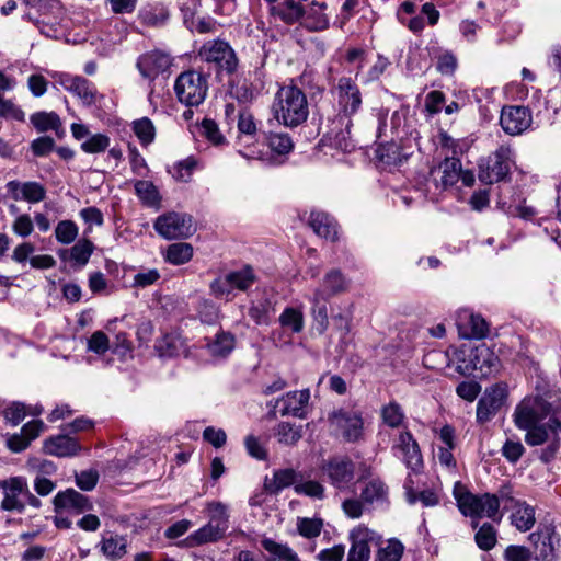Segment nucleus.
<instances>
[{"label": "nucleus", "instance_id": "9b49d317", "mask_svg": "<svg viewBox=\"0 0 561 561\" xmlns=\"http://www.w3.org/2000/svg\"><path fill=\"white\" fill-rule=\"evenodd\" d=\"M506 398V385L496 383L486 388L477 404V422L480 424L489 422L503 407Z\"/></svg>", "mask_w": 561, "mask_h": 561}, {"label": "nucleus", "instance_id": "7ed1b4c3", "mask_svg": "<svg viewBox=\"0 0 561 561\" xmlns=\"http://www.w3.org/2000/svg\"><path fill=\"white\" fill-rule=\"evenodd\" d=\"M174 91L181 103L198 106L207 95L206 77L196 71H185L175 80Z\"/></svg>", "mask_w": 561, "mask_h": 561}, {"label": "nucleus", "instance_id": "4c0bfd02", "mask_svg": "<svg viewBox=\"0 0 561 561\" xmlns=\"http://www.w3.org/2000/svg\"><path fill=\"white\" fill-rule=\"evenodd\" d=\"M30 121L39 133L57 131L61 126V121L55 112H36L31 115Z\"/></svg>", "mask_w": 561, "mask_h": 561}, {"label": "nucleus", "instance_id": "774afa93", "mask_svg": "<svg viewBox=\"0 0 561 561\" xmlns=\"http://www.w3.org/2000/svg\"><path fill=\"white\" fill-rule=\"evenodd\" d=\"M88 286L95 295L106 294L108 280L102 272H93L89 275Z\"/></svg>", "mask_w": 561, "mask_h": 561}, {"label": "nucleus", "instance_id": "0e129e2a", "mask_svg": "<svg viewBox=\"0 0 561 561\" xmlns=\"http://www.w3.org/2000/svg\"><path fill=\"white\" fill-rule=\"evenodd\" d=\"M128 156L133 172L138 176H146L148 173L147 162L135 146H128Z\"/></svg>", "mask_w": 561, "mask_h": 561}, {"label": "nucleus", "instance_id": "79ce46f5", "mask_svg": "<svg viewBox=\"0 0 561 561\" xmlns=\"http://www.w3.org/2000/svg\"><path fill=\"white\" fill-rule=\"evenodd\" d=\"M275 436L278 443L293 446L301 439L302 428L288 422H282L275 428Z\"/></svg>", "mask_w": 561, "mask_h": 561}, {"label": "nucleus", "instance_id": "1a4fd4ad", "mask_svg": "<svg viewBox=\"0 0 561 561\" xmlns=\"http://www.w3.org/2000/svg\"><path fill=\"white\" fill-rule=\"evenodd\" d=\"M50 77L55 83L80 99L84 105L95 103L96 90L85 78L62 71H53L50 72Z\"/></svg>", "mask_w": 561, "mask_h": 561}, {"label": "nucleus", "instance_id": "aec40b11", "mask_svg": "<svg viewBox=\"0 0 561 561\" xmlns=\"http://www.w3.org/2000/svg\"><path fill=\"white\" fill-rule=\"evenodd\" d=\"M525 440L530 446H539L547 442L552 443L559 439V431H561V422L552 414L545 424H536L526 430Z\"/></svg>", "mask_w": 561, "mask_h": 561}, {"label": "nucleus", "instance_id": "9d476101", "mask_svg": "<svg viewBox=\"0 0 561 561\" xmlns=\"http://www.w3.org/2000/svg\"><path fill=\"white\" fill-rule=\"evenodd\" d=\"M392 450L413 472L417 473L423 468L421 448L409 431H401L392 445Z\"/></svg>", "mask_w": 561, "mask_h": 561}, {"label": "nucleus", "instance_id": "ea45409f", "mask_svg": "<svg viewBox=\"0 0 561 561\" xmlns=\"http://www.w3.org/2000/svg\"><path fill=\"white\" fill-rule=\"evenodd\" d=\"M162 356H179L185 353L184 340L175 333L165 334L157 344Z\"/></svg>", "mask_w": 561, "mask_h": 561}, {"label": "nucleus", "instance_id": "4d7b16f0", "mask_svg": "<svg viewBox=\"0 0 561 561\" xmlns=\"http://www.w3.org/2000/svg\"><path fill=\"white\" fill-rule=\"evenodd\" d=\"M404 547L397 539H390L386 547H382L377 552L378 561H399L402 557Z\"/></svg>", "mask_w": 561, "mask_h": 561}, {"label": "nucleus", "instance_id": "72a5a7b5", "mask_svg": "<svg viewBox=\"0 0 561 561\" xmlns=\"http://www.w3.org/2000/svg\"><path fill=\"white\" fill-rule=\"evenodd\" d=\"M382 423L391 428H400L405 423V413L401 404L390 401L380 409Z\"/></svg>", "mask_w": 561, "mask_h": 561}, {"label": "nucleus", "instance_id": "20e7f679", "mask_svg": "<svg viewBox=\"0 0 561 561\" xmlns=\"http://www.w3.org/2000/svg\"><path fill=\"white\" fill-rule=\"evenodd\" d=\"M329 423L348 443L359 442L364 438V420L359 411L336 410L330 414Z\"/></svg>", "mask_w": 561, "mask_h": 561}, {"label": "nucleus", "instance_id": "c756f323", "mask_svg": "<svg viewBox=\"0 0 561 561\" xmlns=\"http://www.w3.org/2000/svg\"><path fill=\"white\" fill-rule=\"evenodd\" d=\"M312 304L311 312L319 333H324L329 327L327 301L328 298L322 289H316L310 298Z\"/></svg>", "mask_w": 561, "mask_h": 561}, {"label": "nucleus", "instance_id": "a19ab883", "mask_svg": "<svg viewBox=\"0 0 561 561\" xmlns=\"http://www.w3.org/2000/svg\"><path fill=\"white\" fill-rule=\"evenodd\" d=\"M193 256V248L188 243H172L167 248L164 260L173 265H182Z\"/></svg>", "mask_w": 561, "mask_h": 561}, {"label": "nucleus", "instance_id": "69168bd1", "mask_svg": "<svg viewBox=\"0 0 561 561\" xmlns=\"http://www.w3.org/2000/svg\"><path fill=\"white\" fill-rule=\"evenodd\" d=\"M33 229V220L28 214L19 215L12 224V231L22 238L28 237Z\"/></svg>", "mask_w": 561, "mask_h": 561}, {"label": "nucleus", "instance_id": "f03ea898", "mask_svg": "<svg viewBox=\"0 0 561 561\" xmlns=\"http://www.w3.org/2000/svg\"><path fill=\"white\" fill-rule=\"evenodd\" d=\"M453 493L459 511L465 516L473 519L488 517L496 523L501 522L502 514L499 513V497L495 494H473L460 482L455 483ZM471 526L477 528L478 522L472 520Z\"/></svg>", "mask_w": 561, "mask_h": 561}, {"label": "nucleus", "instance_id": "cd10ccee", "mask_svg": "<svg viewBox=\"0 0 561 561\" xmlns=\"http://www.w3.org/2000/svg\"><path fill=\"white\" fill-rule=\"evenodd\" d=\"M309 225L319 237L330 241L337 239V225L328 214L312 211L310 214Z\"/></svg>", "mask_w": 561, "mask_h": 561}, {"label": "nucleus", "instance_id": "b1692460", "mask_svg": "<svg viewBox=\"0 0 561 561\" xmlns=\"http://www.w3.org/2000/svg\"><path fill=\"white\" fill-rule=\"evenodd\" d=\"M469 356H473L474 371H479L482 376L496 374L501 369L500 358L485 344L473 347Z\"/></svg>", "mask_w": 561, "mask_h": 561}, {"label": "nucleus", "instance_id": "4be33fe9", "mask_svg": "<svg viewBox=\"0 0 561 561\" xmlns=\"http://www.w3.org/2000/svg\"><path fill=\"white\" fill-rule=\"evenodd\" d=\"M309 399L310 392L308 389L289 391L276 401V408L283 416L304 417Z\"/></svg>", "mask_w": 561, "mask_h": 561}, {"label": "nucleus", "instance_id": "37998d69", "mask_svg": "<svg viewBox=\"0 0 561 561\" xmlns=\"http://www.w3.org/2000/svg\"><path fill=\"white\" fill-rule=\"evenodd\" d=\"M198 168V161L194 157L175 162L168 172L175 181L188 182L193 172Z\"/></svg>", "mask_w": 561, "mask_h": 561}, {"label": "nucleus", "instance_id": "6e6552de", "mask_svg": "<svg viewBox=\"0 0 561 561\" xmlns=\"http://www.w3.org/2000/svg\"><path fill=\"white\" fill-rule=\"evenodd\" d=\"M0 492L2 495L1 510L15 513L24 512L25 494L27 493V481L24 477L15 476L0 479Z\"/></svg>", "mask_w": 561, "mask_h": 561}, {"label": "nucleus", "instance_id": "412c9836", "mask_svg": "<svg viewBox=\"0 0 561 561\" xmlns=\"http://www.w3.org/2000/svg\"><path fill=\"white\" fill-rule=\"evenodd\" d=\"M170 65V56L159 50L144 54L137 61L139 72L148 80L156 79L160 73L168 70Z\"/></svg>", "mask_w": 561, "mask_h": 561}, {"label": "nucleus", "instance_id": "c03bdc74", "mask_svg": "<svg viewBox=\"0 0 561 561\" xmlns=\"http://www.w3.org/2000/svg\"><path fill=\"white\" fill-rule=\"evenodd\" d=\"M133 131L141 146L147 147L156 138V127L151 119L142 117L133 122Z\"/></svg>", "mask_w": 561, "mask_h": 561}, {"label": "nucleus", "instance_id": "a211bd4d", "mask_svg": "<svg viewBox=\"0 0 561 561\" xmlns=\"http://www.w3.org/2000/svg\"><path fill=\"white\" fill-rule=\"evenodd\" d=\"M473 347L461 346L459 348L447 350L446 352L432 351L427 353L424 357L426 365L442 357L448 363H453L456 365V370L465 376L472 375L474 373V359L473 356H469L470 351Z\"/></svg>", "mask_w": 561, "mask_h": 561}, {"label": "nucleus", "instance_id": "4468645a", "mask_svg": "<svg viewBox=\"0 0 561 561\" xmlns=\"http://www.w3.org/2000/svg\"><path fill=\"white\" fill-rule=\"evenodd\" d=\"M531 123V112L526 106L508 105L501 111L500 124L503 130L511 136L523 134Z\"/></svg>", "mask_w": 561, "mask_h": 561}, {"label": "nucleus", "instance_id": "dca6fc26", "mask_svg": "<svg viewBox=\"0 0 561 561\" xmlns=\"http://www.w3.org/2000/svg\"><path fill=\"white\" fill-rule=\"evenodd\" d=\"M213 65L219 81L225 76L230 77L237 71L239 60L229 43L220 39L213 43Z\"/></svg>", "mask_w": 561, "mask_h": 561}, {"label": "nucleus", "instance_id": "603ef678", "mask_svg": "<svg viewBox=\"0 0 561 561\" xmlns=\"http://www.w3.org/2000/svg\"><path fill=\"white\" fill-rule=\"evenodd\" d=\"M411 484H412V481H411V479H409L404 485L407 500L409 503L413 504V503L420 501V502H422V504L424 506H427V507L435 506L438 503V497L433 491L426 490V491L416 493L412 489Z\"/></svg>", "mask_w": 561, "mask_h": 561}, {"label": "nucleus", "instance_id": "6e6d98bb", "mask_svg": "<svg viewBox=\"0 0 561 561\" xmlns=\"http://www.w3.org/2000/svg\"><path fill=\"white\" fill-rule=\"evenodd\" d=\"M352 546L369 547V543L378 540L377 534L364 525L356 526L350 533Z\"/></svg>", "mask_w": 561, "mask_h": 561}, {"label": "nucleus", "instance_id": "338daca9", "mask_svg": "<svg viewBox=\"0 0 561 561\" xmlns=\"http://www.w3.org/2000/svg\"><path fill=\"white\" fill-rule=\"evenodd\" d=\"M481 392V386L476 381H462L456 388V393L468 402H473Z\"/></svg>", "mask_w": 561, "mask_h": 561}, {"label": "nucleus", "instance_id": "052dcab7", "mask_svg": "<svg viewBox=\"0 0 561 561\" xmlns=\"http://www.w3.org/2000/svg\"><path fill=\"white\" fill-rule=\"evenodd\" d=\"M270 148L278 154H287L294 148V142L287 134H272L268 138Z\"/></svg>", "mask_w": 561, "mask_h": 561}, {"label": "nucleus", "instance_id": "f704fd0d", "mask_svg": "<svg viewBox=\"0 0 561 561\" xmlns=\"http://www.w3.org/2000/svg\"><path fill=\"white\" fill-rule=\"evenodd\" d=\"M100 546L102 553L111 561L118 560L127 553V540L122 536L103 538Z\"/></svg>", "mask_w": 561, "mask_h": 561}, {"label": "nucleus", "instance_id": "8fccbe9b", "mask_svg": "<svg viewBox=\"0 0 561 561\" xmlns=\"http://www.w3.org/2000/svg\"><path fill=\"white\" fill-rule=\"evenodd\" d=\"M79 234V227L72 220H60L55 227V238L61 244L72 243Z\"/></svg>", "mask_w": 561, "mask_h": 561}, {"label": "nucleus", "instance_id": "de8ad7c7", "mask_svg": "<svg viewBox=\"0 0 561 561\" xmlns=\"http://www.w3.org/2000/svg\"><path fill=\"white\" fill-rule=\"evenodd\" d=\"M477 546L484 551L493 549L497 542V531L490 523L482 524L474 535Z\"/></svg>", "mask_w": 561, "mask_h": 561}, {"label": "nucleus", "instance_id": "bb28decb", "mask_svg": "<svg viewBox=\"0 0 561 561\" xmlns=\"http://www.w3.org/2000/svg\"><path fill=\"white\" fill-rule=\"evenodd\" d=\"M43 449L46 454L56 457H71L80 450V445L75 438L68 435H58L47 438L44 442Z\"/></svg>", "mask_w": 561, "mask_h": 561}, {"label": "nucleus", "instance_id": "393cba45", "mask_svg": "<svg viewBox=\"0 0 561 561\" xmlns=\"http://www.w3.org/2000/svg\"><path fill=\"white\" fill-rule=\"evenodd\" d=\"M54 505L56 510H66L76 514H80L92 508L88 497L73 489L59 492L54 497Z\"/></svg>", "mask_w": 561, "mask_h": 561}, {"label": "nucleus", "instance_id": "ddd939ff", "mask_svg": "<svg viewBox=\"0 0 561 561\" xmlns=\"http://www.w3.org/2000/svg\"><path fill=\"white\" fill-rule=\"evenodd\" d=\"M322 471L331 484L337 489H345L354 479V462L346 456H336L322 465Z\"/></svg>", "mask_w": 561, "mask_h": 561}, {"label": "nucleus", "instance_id": "864d4df0", "mask_svg": "<svg viewBox=\"0 0 561 561\" xmlns=\"http://www.w3.org/2000/svg\"><path fill=\"white\" fill-rule=\"evenodd\" d=\"M279 322L282 327L299 333L304 328L302 312L295 308H286L279 316Z\"/></svg>", "mask_w": 561, "mask_h": 561}, {"label": "nucleus", "instance_id": "f8f14e48", "mask_svg": "<svg viewBox=\"0 0 561 561\" xmlns=\"http://www.w3.org/2000/svg\"><path fill=\"white\" fill-rule=\"evenodd\" d=\"M529 540L535 547L537 560L551 561L556 558L560 538L553 525L549 524L540 527L529 535Z\"/></svg>", "mask_w": 561, "mask_h": 561}, {"label": "nucleus", "instance_id": "e433bc0d", "mask_svg": "<svg viewBox=\"0 0 561 561\" xmlns=\"http://www.w3.org/2000/svg\"><path fill=\"white\" fill-rule=\"evenodd\" d=\"M346 288L347 283L342 273L337 270H332L325 274L321 287L318 289H322L329 299L330 297L346 290Z\"/></svg>", "mask_w": 561, "mask_h": 561}, {"label": "nucleus", "instance_id": "13d9d810", "mask_svg": "<svg viewBox=\"0 0 561 561\" xmlns=\"http://www.w3.org/2000/svg\"><path fill=\"white\" fill-rule=\"evenodd\" d=\"M323 523L320 518H298L297 529L298 533L305 538L318 537L321 533Z\"/></svg>", "mask_w": 561, "mask_h": 561}, {"label": "nucleus", "instance_id": "0eeeda50", "mask_svg": "<svg viewBox=\"0 0 561 561\" xmlns=\"http://www.w3.org/2000/svg\"><path fill=\"white\" fill-rule=\"evenodd\" d=\"M153 228L159 236L167 240L185 239L193 233L191 217L175 211L160 215L156 219Z\"/></svg>", "mask_w": 561, "mask_h": 561}, {"label": "nucleus", "instance_id": "680f3d73", "mask_svg": "<svg viewBox=\"0 0 561 561\" xmlns=\"http://www.w3.org/2000/svg\"><path fill=\"white\" fill-rule=\"evenodd\" d=\"M87 348L98 355L105 354L110 348L108 336L103 331L93 332L88 340Z\"/></svg>", "mask_w": 561, "mask_h": 561}, {"label": "nucleus", "instance_id": "c9c22d12", "mask_svg": "<svg viewBox=\"0 0 561 561\" xmlns=\"http://www.w3.org/2000/svg\"><path fill=\"white\" fill-rule=\"evenodd\" d=\"M271 11L287 24H294L304 16V8L294 0H287L278 5H274L271 8Z\"/></svg>", "mask_w": 561, "mask_h": 561}, {"label": "nucleus", "instance_id": "7c9ffc66", "mask_svg": "<svg viewBox=\"0 0 561 561\" xmlns=\"http://www.w3.org/2000/svg\"><path fill=\"white\" fill-rule=\"evenodd\" d=\"M327 4L324 2H316L313 1L310 4L309 10L306 13L304 25L306 28L318 32L324 31L330 25V20L328 15L324 13Z\"/></svg>", "mask_w": 561, "mask_h": 561}, {"label": "nucleus", "instance_id": "a18cd8bd", "mask_svg": "<svg viewBox=\"0 0 561 561\" xmlns=\"http://www.w3.org/2000/svg\"><path fill=\"white\" fill-rule=\"evenodd\" d=\"M135 192L139 199L147 206H156L160 202V194L156 185L150 181L139 180L135 182Z\"/></svg>", "mask_w": 561, "mask_h": 561}, {"label": "nucleus", "instance_id": "39448f33", "mask_svg": "<svg viewBox=\"0 0 561 561\" xmlns=\"http://www.w3.org/2000/svg\"><path fill=\"white\" fill-rule=\"evenodd\" d=\"M548 416H551V407L547 401L538 397L523 399L516 405L513 414L515 425L524 431L540 423Z\"/></svg>", "mask_w": 561, "mask_h": 561}, {"label": "nucleus", "instance_id": "2eb2a0df", "mask_svg": "<svg viewBox=\"0 0 561 561\" xmlns=\"http://www.w3.org/2000/svg\"><path fill=\"white\" fill-rule=\"evenodd\" d=\"M511 157V148L508 146H501L490 158L486 168L480 169V181L486 184H492L504 179L510 171Z\"/></svg>", "mask_w": 561, "mask_h": 561}, {"label": "nucleus", "instance_id": "5fc2aeb1", "mask_svg": "<svg viewBox=\"0 0 561 561\" xmlns=\"http://www.w3.org/2000/svg\"><path fill=\"white\" fill-rule=\"evenodd\" d=\"M295 492L317 500L324 497V486L320 482L314 480L304 481L301 477L298 483H296Z\"/></svg>", "mask_w": 561, "mask_h": 561}, {"label": "nucleus", "instance_id": "09e8293b", "mask_svg": "<svg viewBox=\"0 0 561 561\" xmlns=\"http://www.w3.org/2000/svg\"><path fill=\"white\" fill-rule=\"evenodd\" d=\"M236 346L234 335L229 332H219L213 340V358L227 357Z\"/></svg>", "mask_w": 561, "mask_h": 561}, {"label": "nucleus", "instance_id": "f3484780", "mask_svg": "<svg viewBox=\"0 0 561 561\" xmlns=\"http://www.w3.org/2000/svg\"><path fill=\"white\" fill-rule=\"evenodd\" d=\"M5 188L8 196L14 202L37 204L46 198L45 186L35 181L12 180L5 184Z\"/></svg>", "mask_w": 561, "mask_h": 561}, {"label": "nucleus", "instance_id": "f257e3e1", "mask_svg": "<svg viewBox=\"0 0 561 561\" xmlns=\"http://www.w3.org/2000/svg\"><path fill=\"white\" fill-rule=\"evenodd\" d=\"M272 111L275 119L286 127H297L309 116L306 94L296 85H283L274 96Z\"/></svg>", "mask_w": 561, "mask_h": 561}, {"label": "nucleus", "instance_id": "58836bf2", "mask_svg": "<svg viewBox=\"0 0 561 561\" xmlns=\"http://www.w3.org/2000/svg\"><path fill=\"white\" fill-rule=\"evenodd\" d=\"M388 488L379 478L369 480L362 490L360 497L365 503L382 502L387 499Z\"/></svg>", "mask_w": 561, "mask_h": 561}, {"label": "nucleus", "instance_id": "6ab92c4d", "mask_svg": "<svg viewBox=\"0 0 561 561\" xmlns=\"http://www.w3.org/2000/svg\"><path fill=\"white\" fill-rule=\"evenodd\" d=\"M461 163L456 158H446L430 172L428 185L433 184L436 190L444 191L459 180Z\"/></svg>", "mask_w": 561, "mask_h": 561}, {"label": "nucleus", "instance_id": "423d86ee", "mask_svg": "<svg viewBox=\"0 0 561 561\" xmlns=\"http://www.w3.org/2000/svg\"><path fill=\"white\" fill-rule=\"evenodd\" d=\"M336 94L340 115L347 118L345 128L350 134L353 125L351 117L359 111L363 103L362 92L353 79L342 77L337 81Z\"/></svg>", "mask_w": 561, "mask_h": 561}, {"label": "nucleus", "instance_id": "5701e85b", "mask_svg": "<svg viewBox=\"0 0 561 561\" xmlns=\"http://www.w3.org/2000/svg\"><path fill=\"white\" fill-rule=\"evenodd\" d=\"M458 330L463 339H483L489 332L486 321L479 314L463 310L458 316Z\"/></svg>", "mask_w": 561, "mask_h": 561}, {"label": "nucleus", "instance_id": "bf43d9fd", "mask_svg": "<svg viewBox=\"0 0 561 561\" xmlns=\"http://www.w3.org/2000/svg\"><path fill=\"white\" fill-rule=\"evenodd\" d=\"M108 146L110 138L106 135L95 134L81 144V149L85 153H100L105 151Z\"/></svg>", "mask_w": 561, "mask_h": 561}, {"label": "nucleus", "instance_id": "e2e57ef3", "mask_svg": "<svg viewBox=\"0 0 561 561\" xmlns=\"http://www.w3.org/2000/svg\"><path fill=\"white\" fill-rule=\"evenodd\" d=\"M160 277V272L157 268L144 270L134 275L133 286L138 288H146L156 284Z\"/></svg>", "mask_w": 561, "mask_h": 561}, {"label": "nucleus", "instance_id": "473e14b6", "mask_svg": "<svg viewBox=\"0 0 561 561\" xmlns=\"http://www.w3.org/2000/svg\"><path fill=\"white\" fill-rule=\"evenodd\" d=\"M229 529V511L225 503H213V541L221 538Z\"/></svg>", "mask_w": 561, "mask_h": 561}, {"label": "nucleus", "instance_id": "49530a36", "mask_svg": "<svg viewBox=\"0 0 561 561\" xmlns=\"http://www.w3.org/2000/svg\"><path fill=\"white\" fill-rule=\"evenodd\" d=\"M255 275L251 267L247 266L240 271L230 272L226 275V284L234 289L247 290L253 285Z\"/></svg>", "mask_w": 561, "mask_h": 561}, {"label": "nucleus", "instance_id": "3c124183", "mask_svg": "<svg viewBox=\"0 0 561 561\" xmlns=\"http://www.w3.org/2000/svg\"><path fill=\"white\" fill-rule=\"evenodd\" d=\"M300 474L297 473L294 469H280L274 472L273 478V490L274 492H278L282 489L288 488L290 485L296 486L298 483Z\"/></svg>", "mask_w": 561, "mask_h": 561}, {"label": "nucleus", "instance_id": "c85d7f7f", "mask_svg": "<svg viewBox=\"0 0 561 561\" xmlns=\"http://www.w3.org/2000/svg\"><path fill=\"white\" fill-rule=\"evenodd\" d=\"M513 513L511 515L512 524L519 531H528L536 523L535 508L526 502H516L512 505Z\"/></svg>", "mask_w": 561, "mask_h": 561}, {"label": "nucleus", "instance_id": "2f4dec72", "mask_svg": "<svg viewBox=\"0 0 561 561\" xmlns=\"http://www.w3.org/2000/svg\"><path fill=\"white\" fill-rule=\"evenodd\" d=\"M262 547L268 552L267 561H300L298 554L287 545H282L273 539L265 538Z\"/></svg>", "mask_w": 561, "mask_h": 561}, {"label": "nucleus", "instance_id": "a878e982", "mask_svg": "<svg viewBox=\"0 0 561 561\" xmlns=\"http://www.w3.org/2000/svg\"><path fill=\"white\" fill-rule=\"evenodd\" d=\"M94 251V244L89 239H81L70 249L59 250V257L64 261H70L71 266L76 268L84 267L92 253Z\"/></svg>", "mask_w": 561, "mask_h": 561}]
</instances>
